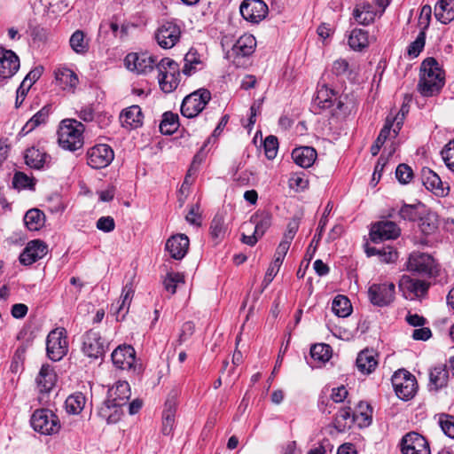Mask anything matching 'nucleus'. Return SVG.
<instances>
[{
    "label": "nucleus",
    "mask_w": 454,
    "mask_h": 454,
    "mask_svg": "<svg viewBox=\"0 0 454 454\" xmlns=\"http://www.w3.org/2000/svg\"><path fill=\"white\" fill-rule=\"evenodd\" d=\"M444 85V72L434 58L423 60L418 90L424 97H432L440 92Z\"/></svg>",
    "instance_id": "f257e3e1"
},
{
    "label": "nucleus",
    "mask_w": 454,
    "mask_h": 454,
    "mask_svg": "<svg viewBox=\"0 0 454 454\" xmlns=\"http://www.w3.org/2000/svg\"><path fill=\"white\" fill-rule=\"evenodd\" d=\"M84 126L75 120H64L58 130L59 145L66 150L76 151L83 145Z\"/></svg>",
    "instance_id": "f03ea898"
},
{
    "label": "nucleus",
    "mask_w": 454,
    "mask_h": 454,
    "mask_svg": "<svg viewBox=\"0 0 454 454\" xmlns=\"http://www.w3.org/2000/svg\"><path fill=\"white\" fill-rule=\"evenodd\" d=\"M160 90L165 93L174 91L180 83L179 65L169 58L161 59L156 65Z\"/></svg>",
    "instance_id": "7ed1b4c3"
},
{
    "label": "nucleus",
    "mask_w": 454,
    "mask_h": 454,
    "mask_svg": "<svg viewBox=\"0 0 454 454\" xmlns=\"http://www.w3.org/2000/svg\"><path fill=\"white\" fill-rule=\"evenodd\" d=\"M407 270L425 278L435 277L438 274V265L428 254L413 252L407 261Z\"/></svg>",
    "instance_id": "20e7f679"
},
{
    "label": "nucleus",
    "mask_w": 454,
    "mask_h": 454,
    "mask_svg": "<svg viewBox=\"0 0 454 454\" xmlns=\"http://www.w3.org/2000/svg\"><path fill=\"white\" fill-rule=\"evenodd\" d=\"M30 424L35 431L46 435L57 434L60 429L58 416L48 409L35 411L31 416Z\"/></svg>",
    "instance_id": "39448f33"
},
{
    "label": "nucleus",
    "mask_w": 454,
    "mask_h": 454,
    "mask_svg": "<svg viewBox=\"0 0 454 454\" xmlns=\"http://www.w3.org/2000/svg\"><path fill=\"white\" fill-rule=\"evenodd\" d=\"M46 351L48 357L52 361L61 360L68 352L67 331L64 328H56L47 336Z\"/></svg>",
    "instance_id": "423d86ee"
},
{
    "label": "nucleus",
    "mask_w": 454,
    "mask_h": 454,
    "mask_svg": "<svg viewBox=\"0 0 454 454\" xmlns=\"http://www.w3.org/2000/svg\"><path fill=\"white\" fill-rule=\"evenodd\" d=\"M211 99V93L207 89H199L187 95L181 105V113L186 118L197 116Z\"/></svg>",
    "instance_id": "0eeeda50"
},
{
    "label": "nucleus",
    "mask_w": 454,
    "mask_h": 454,
    "mask_svg": "<svg viewBox=\"0 0 454 454\" xmlns=\"http://www.w3.org/2000/svg\"><path fill=\"white\" fill-rule=\"evenodd\" d=\"M392 384L396 395L404 401L411 399L418 389V383L414 375L403 369L395 372L392 376Z\"/></svg>",
    "instance_id": "6e6552de"
},
{
    "label": "nucleus",
    "mask_w": 454,
    "mask_h": 454,
    "mask_svg": "<svg viewBox=\"0 0 454 454\" xmlns=\"http://www.w3.org/2000/svg\"><path fill=\"white\" fill-rule=\"evenodd\" d=\"M314 105L321 109L333 108L336 105V107L332 110L333 114H345L347 108L341 98H338L337 93L325 84L317 89Z\"/></svg>",
    "instance_id": "1a4fd4ad"
},
{
    "label": "nucleus",
    "mask_w": 454,
    "mask_h": 454,
    "mask_svg": "<svg viewBox=\"0 0 454 454\" xmlns=\"http://www.w3.org/2000/svg\"><path fill=\"white\" fill-rule=\"evenodd\" d=\"M395 286L391 282L374 283L368 289V298L377 307L390 305L395 300Z\"/></svg>",
    "instance_id": "9d476101"
},
{
    "label": "nucleus",
    "mask_w": 454,
    "mask_h": 454,
    "mask_svg": "<svg viewBox=\"0 0 454 454\" xmlns=\"http://www.w3.org/2000/svg\"><path fill=\"white\" fill-rule=\"evenodd\" d=\"M107 345L101 337L99 332L90 329L82 336V353L91 358H102L106 353Z\"/></svg>",
    "instance_id": "9b49d317"
},
{
    "label": "nucleus",
    "mask_w": 454,
    "mask_h": 454,
    "mask_svg": "<svg viewBox=\"0 0 454 454\" xmlns=\"http://www.w3.org/2000/svg\"><path fill=\"white\" fill-rule=\"evenodd\" d=\"M156 58L147 52H131L124 59L125 66L129 70L144 74L152 72L154 67H156Z\"/></svg>",
    "instance_id": "f8f14e48"
},
{
    "label": "nucleus",
    "mask_w": 454,
    "mask_h": 454,
    "mask_svg": "<svg viewBox=\"0 0 454 454\" xmlns=\"http://www.w3.org/2000/svg\"><path fill=\"white\" fill-rule=\"evenodd\" d=\"M180 37L181 28L173 21L164 22L155 32L156 42L163 49L173 48L179 42Z\"/></svg>",
    "instance_id": "ddd939ff"
},
{
    "label": "nucleus",
    "mask_w": 454,
    "mask_h": 454,
    "mask_svg": "<svg viewBox=\"0 0 454 454\" xmlns=\"http://www.w3.org/2000/svg\"><path fill=\"white\" fill-rule=\"evenodd\" d=\"M114 150L106 144L96 145L87 152V162L92 168H104L114 160Z\"/></svg>",
    "instance_id": "4468645a"
},
{
    "label": "nucleus",
    "mask_w": 454,
    "mask_h": 454,
    "mask_svg": "<svg viewBox=\"0 0 454 454\" xmlns=\"http://www.w3.org/2000/svg\"><path fill=\"white\" fill-rule=\"evenodd\" d=\"M112 361L114 364L121 369L139 372L137 369L136 352L130 345H121L112 353Z\"/></svg>",
    "instance_id": "2eb2a0df"
},
{
    "label": "nucleus",
    "mask_w": 454,
    "mask_h": 454,
    "mask_svg": "<svg viewBox=\"0 0 454 454\" xmlns=\"http://www.w3.org/2000/svg\"><path fill=\"white\" fill-rule=\"evenodd\" d=\"M430 284L426 280L412 278L410 276H403L399 282V288L406 299L414 300L424 296Z\"/></svg>",
    "instance_id": "dca6fc26"
},
{
    "label": "nucleus",
    "mask_w": 454,
    "mask_h": 454,
    "mask_svg": "<svg viewBox=\"0 0 454 454\" xmlns=\"http://www.w3.org/2000/svg\"><path fill=\"white\" fill-rule=\"evenodd\" d=\"M403 454H430V448L425 437L416 432L406 434L401 443Z\"/></svg>",
    "instance_id": "f3484780"
},
{
    "label": "nucleus",
    "mask_w": 454,
    "mask_h": 454,
    "mask_svg": "<svg viewBox=\"0 0 454 454\" xmlns=\"http://www.w3.org/2000/svg\"><path fill=\"white\" fill-rule=\"evenodd\" d=\"M241 16L252 23H259L268 14V6L262 0H245L239 8Z\"/></svg>",
    "instance_id": "a211bd4d"
},
{
    "label": "nucleus",
    "mask_w": 454,
    "mask_h": 454,
    "mask_svg": "<svg viewBox=\"0 0 454 454\" xmlns=\"http://www.w3.org/2000/svg\"><path fill=\"white\" fill-rule=\"evenodd\" d=\"M401 234L399 226L391 221H380L372 224L370 237L372 242H379L387 239H395Z\"/></svg>",
    "instance_id": "6ab92c4d"
},
{
    "label": "nucleus",
    "mask_w": 454,
    "mask_h": 454,
    "mask_svg": "<svg viewBox=\"0 0 454 454\" xmlns=\"http://www.w3.org/2000/svg\"><path fill=\"white\" fill-rule=\"evenodd\" d=\"M48 253L47 245L39 239L29 241L20 255V262L23 265H31L44 257Z\"/></svg>",
    "instance_id": "aec40b11"
},
{
    "label": "nucleus",
    "mask_w": 454,
    "mask_h": 454,
    "mask_svg": "<svg viewBox=\"0 0 454 454\" xmlns=\"http://www.w3.org/2000/svg\"><path fill=\"white\" fill-rule=\"evenodd\" d=\"M19 68V57L11 50L0 49V79L12 77Z\"/></svg>",
    "instance_id": "412c9836"
},
{
    "label": "nucleus",
    "mask_w": 454,
    "mask_h": 454,
    "mask_svg": "<svg viewBox=\"0 0 454 454\" xmlns=\"http://www.w3.org/2000/svg\"><path fill=\"white\" fill-rule=\"evenodd\" d=\"M190 241L187 236L177 234L170 237L166 242V250L175 260L183 259L188 252Z\"/></svg>",
    "instance_id": "4be33fe9"
},
{
    "label": "nucleus",
    "mask_w": 454,
    "mask_h": 454,
    "mask_svg": "<svg viewBox=\"0 0 454 454\" xmlns=\"http://www.w3.org/2000/svg\"><path fill=\"white\" fill-rule=\"evenodd\" d=\"M177 407L176 395L168 396L162 412L161 432L164 435H169L175 424V416Z\"/></svg>",
    "instance_id": "5701e85b"
},
{
    "label": "nucleus",
    "mask_w": 454,
    "mask_h": 454,
    "mask_svg": "<svg viewBox=\"0 0 454 454\" xmlns=\"http://www.w3.org/2000/svg\"><path fill=\"white\" fill-rule=\"evenodd\" d=\"M449 381V369L447 364H437L429 371V389L438 391L445 387Z\"/></svg>",
    "instance_id": "b1692460"
},
{
    "label": "nucleus",
    "mask_w": 454,
    "mask_h": 454,
    "mask_svg": "<svg viewBox=\"0 0 454 454\" xmlns=\"http://www.w3.org/2000/svg\"><path fill=\"white\" fill-rule=\"evenodd\" d=\"M143 113L141 108L137 106H131L121 111L120 121L122 127L132 129L140 127L143 124Z\"/></svg>",
    "instance_id": "393cba45"
},
{
    "label": "nucleus",
    "mask_w": 454,
    "mask_h": 454,
    "mask_svg": "<svg viewBox=\"0 0 454 454\" xmlns=\"http://www.w3.org/2000/svg\"><path fill=\"white\" fill-rule=\"evenodd\" d=\"M256 40L253 35H241L231 47V54L235 57H248L254 52Z\"/></svg>",
    "instance_id": "a878e982"
},
{
    "label": "nucleus",
    "mask_w": 454,
    "mask_h": 454,
    "mask_svg": "<svg viewBox=\"0 0 454 454\" xmlns=\"http://www.w3.org/2000/svg\"><path fill=\"white\" fill-rule=\"evenodd\" d=\"M131 395L129 384L127 381H117L108 389L109 402H115L117 405L127 404Z\"/></svg>",
    "instance_id": "bb28decb"
},
{
    "label": "nucleus",
    "mask_w": 454,
    "mask_h": 454,
    "mask_svg": "<svg viewBox=\"0 0 454 454\" xmlns=\"http://www.w3.org/2000/svg\"><path fill=\"white\" fill-rule=\"evenodd\" d=\"M57 375L49 364H43L36 377L37 388L40 393H49L54 387Z\"/></svg>",
    "instance_id": "cd10ccee"
},
{
    "label": "nucleus",
    "mask_w": 454,
    "mask_h": 454,
    "mask_svg": "<svg viewBox=\"0 0 454 454\" xmlns=\"http://www.w3.org/2000/svg\"><path fill=\"white\" fill-rule=\"evenodd\" d=\"M184 65L182 72L186 76H191L205 67V62L200 54L195 49H190L184 58Z\"/></svg>",
    "instance_id": "c85d7f7f"
},
{
    "label": "nucleus",
    "mask_w": 454,
    "mask_h": 454,
    "mask_svg": "<svg viewBox=\"0 0 454 454\" xmlns=\"http://www.w3.org/2000/svg\"><path fill=\"white\" fill-rule=\"evenodd\" d=\"M317 151L311 146L298 147L292 152L294 161L303 168L311 167L317 159Z\"/></svg>",
    "instance_id": "c756f323"
},
{
    "label": "nucleus",
    "mask_w": 454,
    "mask_h": 454,
    "mask_svg": "<svg viewBox=\"0 0 454 454\" xmlns=\"http://www.w3.org/2000/svg\"><path fill=\"white\" fill-rule=\"evenodd\" d=\"M24 158L26 164L35 169L43 168L51 160L49 154L34 146L27 149Z\"/></svg>",
    "instance_id": "7c9ffc66"
},
{
    "label": "nucleus",
    "mask_w": 454,
    "mask_h": 454,
    "mask_svg": "<svg viewBox=\"0 0 454 454\" xmlns=\"http://www.w3.org/2000/svg\"><path fill=\"white\" fill-rule=\"evenodd\" d=\"M287 251L288 249L286 243H279L274 255V261L268 268L266 274L264 276L263 282L265 283L266 286L269 285L273 280V278L278 272Z\"/></svg>",
    "instance_id": "2f4dec72"
},
{
    "label": "nucleus",
    "mask_w": 454,
    "mask_h": 454,
    "mask_svg": "<svg viewBox=\"0 0 454 454\" xmlns=\"http://www.w3.org/2000/svg\"><path fill=\"white\" fill-rule=\"evenodd\" d=\"M135 290L131 283L126 284L121 291V301H118L116 305H112V310L117 315H121L122 317L129 312L131 301L134 296Z\"/></svg>",
    "instance_id": "473e14b6"
},
{
    "label": "nucleus",
    "mask_w": 454,
    "mask_h": 454,
    "mask_svg": "<svg viewBox=\"0 0 454 454\" xmlns=\"http://www.w3.org/2000/svg\"><path fill=\"white\" fill-rule=\"evenodd\" d=\"M356 364L359 372L369 374L375 370L378 361L373 350L364 349L358 354Z\"/></svg>",
    "instance_id": "72a5a7b5"
},
{
    "label": "nucleus",
    "mask_w": 454,
    "mask_h": 454,
    "mask_svg": "<svg viewBox=\"0 0 454 454\" xmlns=\"http://www.w3.org/2000/svg\"><path fill=\"white\" fill-rule=\"evenodd\" d=\"M56 80L63 86L64 90H74L77 86L79 79L77 74L67 67H59L55 70Z\"/></svg>",
    "instance_id": "f704fd0d"
},
{
    "label": "nucleus",
    "mask_w": 454,
    "mask_h": 454,
    "mask_svg": "<svg viewBox=\"0 0 454 454\" xmlns=\"http://www.w3.org/2000/svg\"><path fill=\"white\" fill-rule=\"evenodd\" d=\"M434 15L436 19L448 24L454 20V0H441L434 7Z\"/></svg>",
    "instance_id": "c9c22d12"
},
{
    "label": "nucleus",
    "mask_w": 454,
    "mask_h": 454,
    "mask_svg": "<svg viewBox=\"0 0 454 454\" xmlns=\"http://www.w3.org/2000/svg\"><path fill=\"white\" fill-rule=\"evenodd\" d=\"M71 49L79 55H85L90 50V39L80 29L75 30L69 39Z\"/></svg>",
    "instance_id": "e433bc0d"
},
{
    "label": "nucleus",
    "mask_w": 454,
    "mask_h": 454,
    "mask_svg": "<svg viewBox=\"0 0 454 454\" xmlns=\"http://www.w3.org/2000/svg\"><path fill=\"white\" fill-rule=\"evenodd\" d=\"M45 215L37 208L29 209L24 216V223L29 231H38L44 224Z\"/></svg>",
    "instance_id": "4c0bfd02"
},
{
    "label": "nucleus",
    "mask_w": 454,
    "mask_h": 454,
    "mask_svg": "<svg viewBox=\"0 0 454 454\" xmlns=\"http://www.w3.org/2000/svg\"><path fill=\"white\" fill-rule=\"evenodd\" d=\"M423 184L427 190L432 191L436 195H444L443 184L439 176L432 170L424 171Z\"/></svg>",
    "instance_id": "58836bf2"
},
{
    "label": "nucleus",
    "mask_w": 454,
    "mask_h": 454,
    "mask_svg": "<svg viewBox=\"0 0 454 454\" xmlns=\"http://www.w3.org/2000/svg\"><path fill=\"white\" fill-rule=\"evenodd\" d=\"M354 423V413L351 412V409L349 407L340 409L334 419V427L338 432L346 431V429L349 428Z\"/></svg>",
    "instance_id": "ea45409f"
},
{
    "label": "nucleus",
    "mask_w": 454,
    "mask_h": 454,
    "mask_svg": "<svg viewBox=\"0 0 454 454\" xmlns=\"http://www.w3.org/2000/svg\"><path fill=\"white\" fill-rule=\"evenodd\" d=\"M348 42L354 51H362L369 45L368 33L361 28H355L351 31Z\"/></svg>",
    "instance_id": "a19ab883"
},
{
    "label": "nucleus",
    "mask_w": 454,
    "mask_h": 454,
    "mask_svg": "<svg viewBox=\"0 0 454 454\" xmlns=\"http://www.w3.org/2000/svg\"><path fill=\"white\" fill-rule=\"evenodd\" d=\"M419 227L421 232L425 235L434 233L438 228L437 215L433 212L421 214L419 218Z\"/></svg>",
    "instance_id": "79ce46f5"
},
{
    "label": "nucleus",
    "mask_w": 454,
    "mask_h": 454,
    "mask_svg": "<svg viewBox=\"0 0 454 454\" xmlns=\"http://www.w3.org/2000/svg\"><path fill=\"white\" fill-rule=\"evenodd\" d=\"M332 310L340 317H347L352 312V305L346 296L339 294L333 301Z\"/></svg>",
    "instance_id": "37998d69"
},
{
    "label": "nucleus",
    "mask_w": 454,
    "mask_h": 454,
    "mask_svg": "<svg viewBox=\"0 0 454 454\" xmlns=\"http://www.w3.org/2000/svg\"><path fill=\"white\" fill-rule=\"evenodd\" d=\"M85 395L81 392L70 395L66 400V410L69 414H79L84 408Z\"/></svg>",
    "instance_id": "c03bdc74"
},
{
    "label": "nucleus",
    "mask_w": 454,
    "mask_h": 454,
    "mask_svg": "<svg viewBox=\"0 0 454 454\" xmlns=\"http://www.w3.org/2000/svg\"><path fill=\"white\" fill-rule=\"evenodd\" d=\"M49 116V109L44 106L35 114L24 125L21 133L27 134L33 131L36 127L44 123Z\"/></svg>",
    "instance_id": "a18cd8bd"
},
{
    "label": "nucleus",
    "mask_w": 454,
    "mask_h": 454,
    "mask_svg": "<svg viewBox=\"0 0 454 454\" xmlns=\"http://www.w3.org/2000/svg\"><path fill=\"white\" fill-rule=\"evenodd\" d=\"M178 115L171 112H166L160 121V130L164 135H171L178 129Z\"/></svg>",
    "instance_id": "49530a36"
},
{
    "label": "nucleus",
    "mask_w": 454,
    "mask_h": 454,
    "mask_svg": "<svg viewBox=\"0 0 454 454\" xmlns=\"http://www.w3.org/2000/svg\"><path fill=\"white\" fill-rule=\"evenodd\" d=\"M250 223L254 225V231L261 238L271 225V216L267 213L254 215L251 217Z\"/></svg>",
    "instance_id": "de8ad7c7"
},
{
    "label": "nucleus",
    "mask_w": 454,
    "mask_h": 454,
    "mask_svg": "<svg viewBox=\"0 0 454 454\" xmlns=\"http://www.w3.org/2000/svg\"><path fill=\"white\" fill-rule=\"evenodd\" d=\"M354 421L357 423L359 427H367L372 422V415L370 406L367 403H359V411H355Z\"/></svg>",
    "instance_id": "09e8293b"
},
{
    "label": "nucleus",
    "mask_w": 454,
    "mask_h": 454,
    "mask_svg": "<svg viewBox=\"0 0 454 454\" xmlns=\"http://www.w3.org/2000/svg\"><path fill=\"white\" fill-rule=\"evenodd\" d=\"M330 349L331 348L327 344H315L310 348V356L314 360L325 362L331 356Z\"/></svg>",
    "instance_id": "8fccbe9b"
},
{
    "label": "nucleus",
    "mask_w": 454,
    "mask_h": 454,
    "mask_svg": "<svg viewBox=\"0 0 454 454\" xmlns=\"http://www.w3.org/2000/svg\"><path fill=\"white\" fill-rule=\"evenodd\" d=\"M184 282V277L183 274L178 272L168 273L165 279L163 280V286L166 291L174 294L176 291V286L179 283Z\"/></svg>",
    "instance_id": "3c124183"
},
{
    "label": "nucleus",
    "mask_w": 454,
    "mask_h": 454,
    "mask_svg": "<svg viewBox=\"0 0 454 454\" xmlns=\"http://www.w3.org/2000/svg\"><path fill=\"white\" fill-rule=\"evenodd\" d=\"M426 43V31L424 29H421V31L419 33L417 38L415 41L410 43V45L407 48V54L411 58H416L419 55V53L422 51V50L425 47Z\"/></svg>",
    "instance_id": "603ef678"
},
{
    "label": "nucleus",
    "mask_w": 454,
    "mask_h": 454,
    "mask_svg": "<svg viewBox=\"0 0 454 454\" xmlns=\"http://www.w3.org/2000/svg\"><path fill=\"white\" fill-rule=\"evenodd\" d=\"M12 187L16 190L32 189V179L23 172H16L12 178Z\"/></svg>",
    "instance_id": "864d4df0"
},
{
    "label": "nucleus",
    "mask_w": 454,
    "mask_h": 454,
    "mask_svg": "<svg viewBox=\"0 0 454 454\" xmlns=\"http://www.w3.org/2000/svg\"><path fill=\"white\" fill-rule=\"evenodd\" d=\"M225 233L223 218L221 215H215L210 223V234L214 239H219Z\"/></svg>",
    "instance_id": "5fc2aeb1"
},
{
    "label": "nucleus",
    "mask_w": 454,
    "mask_h": 454,
    "mask_svg": "<svg viewBox=\"0 0 454 454\" xmlns=\"http://www.w3.org/2000/svg\"><path fill=\"white\" fill-rule=\"evenodd\" d=\"M400 218L405 221L419 220L421 215L418 211V207L415 205L404 204L398 211Z\"/></svg>",
    "instance_id": "6e6d98bb"
},
{
    "label": "nucleus",
    "mask_w": 454,
    "mask_h": 454,
    "mask_svg": "<svg viewBox=\"0 0 454 454\" xmlns=\"http://www.w3.org/2000/svg\"><path fill=\"white\" fill-rule=\"evenodd\" d=\"M441 155L447 168L454 172V139L443 147Z\"/></svg>",
    "instance_id": "4d7b16f0"
},
{
    "label": "nucleus",
    "mask_w": 454,
    "mask_h": 454,
    "mask_svg": "<svg viewBox=\"0 0 454 454\" xmlns=\"http://www.w3.org/2000/svg\"><path fill=\"white\" fill-rule=\"evenodd\" d=\"M265 155L269 160H273L278 153V141L274 136H269L265 138L264 143Z\"/></svg>",
    "instance_id": "13d9d810"
},
{
    "label": "nucleus",
    "mask_w": 454,
    "mask_h": 454,
    "mask_svg": "<svg viewBox=\"0 0 454 454\" xmlns=\"http://www.w3.org/2000/svg\"><path fill=\"white\" fill-rule=\"evenodd\" d=\"M439 424L446 435L454 439V417L448 414H442Z\"/></svg>",
    "instance_id": "bf43d9fd"
},
{
    "label": "nucleus",
    "mask_w": 454,
    "mask_h": 454,
    "mask_svg": "<svg viewBox=\"0 0 454 454\" xmlns=\"http://www.w3.org/2000/svg\"><path fill=\"white\" fill-rule=\"evenodd\" d=\"M353 15L357 23L361 25H369L373 22L376 12L375 11H360V9H355Z\"/></svg>",
    "instance_id": "052dcab7"
},
{
    "label": "nucleus",
    "mask_w": 454,
    "mask_h": 454,
    "mask_svg": "<svg viewBox=\"0 0 454 454\" xmlns=\"http://www.w3.org/2000/svg\"><path fill=\"white\" fill-rule=\"evenodd\" d=\"M395 176L401 184H408L411 180V178L413 176V172H412L411 168L409 167L408 165L400 164L396 168Z\"/></svg>",
    "instance_id": "680f3d73"
},
{
    "label": "nucleus",
    "mask_w": 454,
    "mask_h": 454,
    "mask_svg": "<svg viewBox=\"0 0 454 454\" xmlns=\"http://www.w3.org/2000/svg\"><path fill=\"white\" fill-rule=\"evenodd\" d=\"M332 208H333V206L329 202L326 205L324 214L319 220L318 227L317 229V233L314 235L313 241L317 240V243L320 240V239L322 237V233L327 224V221H328L327 216H328L329 213L331 212Z\"/></svg>",
    "instance_id": "e2e57ef3"
},
{
    "label": "nucleus",
    "mask_w": 454,
    "mask_h": 454,
    "mask_svg": "<svg viewBox=\"0 0 454 454\" xmlns=\"http://www.w3.org/2000/svg\"><path fill=\"white\" fill-rule=\"evenodd\" d=\"M24 350H20V349H17L14 356H13V358H12V364H11V371L14 373H18L19 372H21L22 369H23V362H24V359H25V356H24Z\"/></svg>",
    "instance_id": "0e129e2a"
},
{
    "label": "nucleus",
    "mask_w": 454,
    "mask_h": 454,
    "mask_svg": "<svg viewBox=\"0 0 454 454\" xmlns=\"http://www.w3.org/2000/svg\"><path fill=\"white\" fill-rule=\"evenodd\" d=\"M309 181L304 175L294 174L289 178V185L293 189L304 190L307 188Z\"/></svg>",
    "instance_id": "69168bd1"
},
{
    "label": "nucleus",
    "mask_w": 454,
    "mask_h": 454,
    "mask_svg": "<svg viewBox=\"0 0 454 454\" xmlns=\"http://www.w3.org/2000/svg\"><path fill=\"white\" fill-rule=\"evenodd\" d=\"M97 228L104 232H110L114 230L115 223L112 216H102L97 221Z\"/></svg>",
    "instance_id": "338daca9"
},
{
    "label": "nucleus",
    "mask_w": 454,
    "mask_h": 454,
    "mask_svg": "<svg viewBox=\"0 0 454 454\" xmlns=\"http://www.w3.org/2000/svg\"><path fill=\"white\" fill-rule=\"evenodd\" d=\"M348 62L345 59H338L333 63L332 72L336 75H343L348 71Z\"/></svg>",
    "instance_id": "774afa93"
}]
</instances>
